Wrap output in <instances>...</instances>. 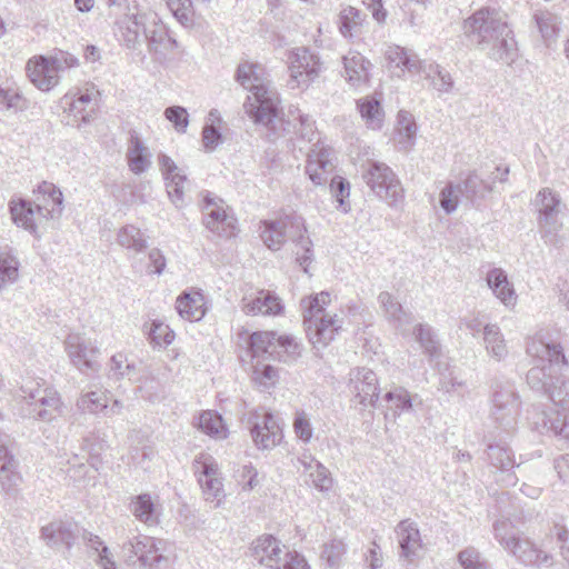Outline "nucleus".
Returning <instances> with one entry per match:
<instances>
[{
    "label": "nucleus",
    "instance_id": "1",
    "mask_svg": "<svg viewBox=\"0 0 569 569\" xmlns=\"http://www.w3.org/2000/svg\"><path fill=\"white\" fill-rule=\"evenodd\" d=\"M260 66L258 63L243 62L240 63L236 71V81L243 88H249L252 98L248 97L243 103V108L254 123H261L277 132L278 130L289 131L281 117L279 93L271 89L267 83L262 82Z\"/></svg>",
    "mask_w": 569,
    "mask_h": 569
},
{
    "label": "nucleus",
    "instance_id": "2",
    "mask_svg": "<svg viewBox=\"0 0 569 569\" xmlns=\"http://www.w3.org/2000/svg\"><path fill=\"white\" fill-rule=\"evenodd\" d=\"M264 229L261 232V239L271 250H278L286 239V233L297 246L303 250L300 254L297 252V262L308 272L307 264L312 260V241L306 237L307 228L305 219L298 214H288L279 221H263Z\"/></svg>",
    "mask_w": 569,
    "mask_h": 569
},
{
    "label": "nucleus",
    "instance_id": "3",
    "mask_svg": "<svg viewBox=\"0 0 569 569\" xmlns=\"http://www.w3.org/2000/svg\"><path fill=\"white\" fill-rule=\"evenodd\" d=\"M330 302V293H320L303 298L301 300L303 325L307 336L313 346H327L333 340L336 332L341 328L340 321L335 317L327 316L325 306Z\"/></svg>",
    "mask_w": 569,
    "mask_h": 569
},
{
    "label": "nucleus",
    "instance_id": "4",
    "mask_svg": "<svg viewBox=\"0 0 569 569\" xmlns=\"http://www.w3.org/2000/svg\"><path fill=\"white\" fill-rule=\"evenodd\" d=\"M519 411L520 401L513 386L509 382L496 383L491 410L496 426L495 430L490 432L493 440L502 442L515 433L518 426Z\"/></svg>",
    "mask_w": 569,
    "mask_h": 569
},
{
    "label": "nucleus",
    "instance_id": "5",
    "mask_svg": "<svg viewBox=\"0 0 569 569\" xmlns=\"http://www.w3.org/2000/svg\"><path fill=\"white\" fill-rule=\"evenodd\" d=\"M527 352L532 357L539 358L541 361H548V366L532 367L527 372V382L531 389L549 395L555 382L551 377L552 367L567 363L561 346L533 339L527 345Z\"/></svg>",
    "mask_w": 569,
    "mask_h": 569
},
{
    "label": "nucleus",
    "instance_id": "6",
    "mask_svg": "<svg viewBox=\"0 0 569 569\" xmlns=\"http://www.w3.org/2000/svg\"><path fill=\"white\" fill-rule=\"evenodd\" d=\"M463 30L479 50L488 48L493 39L497 40L500 36L512 33V30L500 14L489 9L476 11L465 21Z\"/></svg>",
    "mask_w": 569,
    "mask_h": 569
},
{
    "label": "nucleus",
    "instance_id": "7",
    "mask_svg": "<svg viewBox=\"0 0 569 569\" xmlns=\"http://www.w3.org/2000/svg\"><path fill=\"white\" fill-rule=\"evenodd\" d=\"M539 213L538 223L546 243L559 246L561 240L557 232L562 228L560 216L565 209L559 194L550 188L541 189L533 201Z\"/></svg>",
    "mask_w": 569,
    "mask_h": 569
},
{
    "label": "nucleus",
    "instance_id": "8",
    "mask_svg": "<svg viewBox=\"0 0 569 569\" xmlns=\"http://www.w3.org/2000/svg\"><path fill=\"white\" fill-rule=\"evenodd\" d=\"M370 190L389 206L397 207L403 201V188L400 180L386 163L370 161L362 172Z\"/></svg>",
    "mask_w": 569,
    "mask_h": 569
},
{
    "label": "nucleus",
    "instance_id": "9",
    "mask_svg": "<svg viewBox=\"0 0 569 569\" xmlns=\"http://www.w3.org/2000/svg\"><path fill=\"white\" fill-rule=\"evenodd\" d=\"M78 60L67 53L60 52V57H36L27 63V72L31 82L42 91H49L59 82V71L63 68L76 66Z\"/></svg>",
    "mask_w": 569,
    "mask_h": 569
},
{
    "label": "nucleus",
    "instance_id": "10",
    "mask_svg": "<svg viewBox=\"0 0 569 569\" xmlns=\"http://www.w3.org/2000/svg\"><path fill=\"white\" fill-rule=\"evenodd\" d=\"M290 60V82H295L292 88L305 86L308 87L321 71V62L319 58L311 53L308 48H297L289 56Z\"/></svg>",
    "mask_w": 569,
    "mask_h": 569
},
{
    "label": "nucleus",
    "instance_id": "11",
    "mask_svg": "<svg viewBox=\"0 0 569 569\" xmlns=\"http://www.w3.org/2000/svg\"><path fill=\"white\" fill-rule=\"evenodd\" d=\"M64 347L70 361L81 372L99 371L100 365L97 357L100 351L91 342L86 341L80 335H69L64 340Z\"/></svg>",
    "mask_w": 569,
    "mask_h": 569
},
{
    "label": "nucleus",
    "instance_id": "12",
    "mask_svg": "<svg viewBox=\"0 0 569 569\" xmlns=\"http://www.w3.org/2000/svg\"><path fill=\"white\" fill-rule=\"evenodd\" d=\"M250 432L258 448L271 449L281 441L282 428L271 412L260 415L256 411L250 417Z\"/></svg>",
    "mask_w": 569,
    "mask_h": 569
},
{
    "label": "nucleus",
    "instance_id": "13",
    "mask_svg": "<svg viewBox=\"0 0 569 569\" xmlns=\"http://www.w3.org/2000/svg\"><path fill=\"white\" fill-rule=\"evenodd\" d=\"M349 389L362 406L376 407L379 400L377 375L368 368H355L349 373Z\"/></svg>",
    "mask_w": 569,
    "mask_h": 569
},
{
    "label": "nucleus",
    "instance_id": "14",
    "mask_svg": "<svg viewBox=\"0 0 569 569\" xmlns=\"http://www.w3.org/2000/svg\"><path fill=\"white\" fill-rule=\"evenodd\" d=\"M395 533L398 539L400 558L408 563L415 562L420 557V551L423 549L418 525L410 519H403L396 526Z\"/></svg>",
    "mask_w": 569,
    "mask_h": 569
},
{
    "label": "nucleus",
    "instance_id": "15",
    "mask_svg": "<svg viewBox=\"0 0 569 569\" xmlns=\"http://www.w3.org/2000/svg\"><path fill=\"white\" fill-rule=\"evenodd\" d=\"M33 206L39 217L44 219L59 218L63 209L61 190L53 183L43 181L38 187Z\"/></svg>",
    "mask_w": 569,
    "mask_h": 569
},
{
    "label": "nucleus",
    "instance_id": "16",
    "mask_svg": "<svg viewBox=\"0 0 569 569\" xmlns=\"http://www.w3.org/2000/svg\"><path fill=\"white\" fill-rule=\"evenodd\" d=\"M144 21L142 40L148 43L149 51H171L178 47L177 40L169 36L166 24L156 13H148Z\"/></svg>",
    "mask_w": 569,
    "mask_h": 569
},
{
    "label": "nucleus",
    "instance_id": "17",
    "mask_svg": "<svg viewBox=\"0 0 569 569\" xmlns=\"http://www.w3.org/2000/svg\"><path fill=\"white\" fill-rule=\"evenodd\" d=\"M281 542L272 535H262L254 539L250 547L251 557L261 566L281 569Z\"/></svg>",
    "mask_w": 569,
    "mask_h": 569
},
{
    "label": "nucleus",
    "instance_id": "18",
    "mask_svg": "<svg viewBox=\"0 0 569 569\" xmlns=\"http://www.w3.org/2000/svg\"><path fill=\"white\" fill-rule=\"evenodd\" d=\"M487 456L490 465L498 469L502 476L499 481L503 482L506 486H515L518 478L512 472L516 462L511 449L505 443L490 442L487 447Z\"/></svg>",
    "mask_w": 569,
    "mask_h": 569
},
{
    "label": "nucleus",
    "instance_id": "19",
    "mask_svg": "<svg viewBox=\"0 0 569 569\" xmlns=\"http://www.w3.org/2000/svg\"><path fill=\"white\" fill-rule=\"evenodd\" d=\"M330 150L312 148L308 152L306 173L316 186H325L332 174L335 164L330 159Z\"/></svg>",
    "mask_w": 569,
    "mask_h": 569
},
{
    "label": "nucleus",
    "instance_id": "20",
    "mask_svg": "<svg viewBox=\"0 0 569 569\" xmlns=\"http://www.w3.org/2000/svg\"><path fill=\"white\" fill-rule=\"evenodd\" d=\"M509 552L525 566L549 568L553 563L552 556L539 549L528 538L519 537Z\"/></svg>",
    "mask_w": 569,
    "mask_h": 569
},
{
    "label": "nucleus",
    "instance_id": "21",
    "mask_svg": "<svg viewBox=\"0 0 569 569\" xmlns=\"http://www.w3.org/2000/svg\"><path fill=\"white\" fill-rule=\"evenodd\" d=\"M204 201V210L207 212L203 218V224L206 228L220 237H232L236 230V219L228 216L223 208L216 206L208 197Z\"/></svg>",
    "mask_w": 569,
    "mask_h": 569
},
{
    "label": "nucleus",
    "instance_id": "22",
    "mask_svg": "<svg viewBox=\"0 0 569 569\" xmlns=\"http://www.w3.org/2000/svg\"><path fill=\"white\" fill-rule=\"evenodd\" d=\"M493 182L495 179L488 181L481 178L477 171H471L457 184L462 200L475 207H479L486 196L493 191Z\"/></svg>",
    "mask_w": 569,
    "mask_h": 569
},
{
    "label": "nucleus",
    "instance_id": "23",
    "mask_svg": "<svg viewBox=\"0 0 569 569\" xmlns=\"http://www.w3.org/2000/svg\"><path fill=\"white\" fill-rule=\"evenodd\" d=\"M76 529L77 526L71 522L52 521L41 528L40 537L50 548L64 546L69 550L77 537Z\"/></svg>",
    "mask_w": 569,
    "mask_h": 569
},
{
    "label": "nucleus",
    "instance_id": "24",
    "mask_svg": "<svg viewBox=\"0 0 569 569\" xmlns=\"http://www.w3.org/2000/svg\"><path fill=\"white\" fill-rule=\"evenodd\" d=\"M148 13H127L117 21L122 41L129 49H136L143 39L144 20Z\"/></svg>",
    "mask_w": 569,
    "mask_h": 569
},
{
    "label": "nucleus",
    "instance_id": "25",
    "mask_svg": "<svg viewBox=\"0 0 569 569\" xmlns=\"http://www.w3.org/2000/svg\"><path fill=\"white\" fill-rule=\"evenodd\" d=\"M483 51L490 59L511 64L518 57L517 42L513 38V32L508 36H500L497 40L493 39L488 48H482Z\"/></svg>",
    "mask_w": 569,
    "mask_h": 569
},
{
    "label": "nucleus",
    "instance_id": "26",
    "mask_svg": "<svg viewBox=\"0 0 569 569\" xmlns=\"http://www.w3.org/2000/svg\"><path fill=\"white\" fill-rule=\"evenodd\" d=\"M345 74L348 82L358 87L369 80L371 63L359 52H349L343 57Z\"/></svg>",
    "mask_w": 569,
    "mask_h": 569
},
{
    "label": "nucleus",
    "instance_id": "27",
    "mask_svg": "<svg viewBox=\"0 0 569 569\" xmlns=\"http://www.w3.org/2000/svg\"><path fill=\"white\" fill-rule=\"evenodd\" d=\"M19 268L16 251L8 244H0V291L18 281Z\"/></svg>",
    "mask_w": 569,
    "mask_h": 569
},
{
    "label": "nucleus",
    "instance_id": "28",
    "mask_svg": "<svg viewBox=\"0 0 569 569\" xmlns=\"http://www.w3.org/2000/svg\"><path fill=\"white\" fill-rule=\"evenodd\" d=\"M486 281L495 296L506 306L513 305L516 293L512 283L509 282L508 276L501 268H492L488 271Z\"/></svg>",
    "mask_w": 569,
    "mask_h": 569
},
{
    "label": "nucleus",
    "instance_id": "29",
    "mask_svg": "<svg viewBox=\"0 0 569 569\" xmlns=\"http://www.w3.org/2000/svg\"><path fill=\"white\" fill-rule=\"evenodd\" d=\"M277 333L274 331L253 332L248 341L252 357L276 359L278 352Z\"/></svg>",
    "mask_w": 569,
    "mask_h": 569
},
{
    "label": "nucleus",
    "instance_id": "30",
    "mask_svg": "<svg viewBox=\"0 0 569 569\" xmlns=\"http://www.w3.org/2000/svg\"><path fill=\"white\" fill-rule=\"evenodd\" d=\"M176 309L181 318L199 321L204 316L203 296L200 292H183L177 298Z\"/></svg>",
    "mask_w": 569,
    "mask_h": 569
},
{
    "label": "nucleus",
    "instance_id": "31",
    "mask_svg": "<svg viewBox=\"0 0 569 569\" xmlns=\"http://www.w3.org/2000/svg\"><path fill=\"white\" fill-rule=\"evenodd\" d=\"M153 538L149 536H136L122 545V556L128 565L146 562L148 552L152 550Z\"/></svg>",
    "mask_w": 569,
    "mask_h": 569
},
{
    "label": "nucleus",
    "instance_id": "32",
    "mask_svg": "<svg viewBox=\"0 0 569 569\" xmlns=\"http://www.w3.org/2000/svg\"><path fill=\"white\" fill-rule=\"evenodd\" d=\"M533 423L535 428L541 433L551 432L557 437L569 440V426L566 418L558 411H542L538 413V420L533 421Z\"/></svg>",
    "mask_w": 569,
    "mask_h": 569
},
{
    "label": "nucleus",
    "instance_id": "33",
    "mask_svg": "<svg viewBox=\"0 0 569 569\" xmlns=\"http://www.w3.org/2000/svg\"><path fill=\"white\" fill-rule=\"evenodd\" d=\"M483 345L488 356L498 362L508 355L505 338L497 325L487 323L483 326Z\"/></svg>",
    "mask_w": 569,
    "mask_h": 569
},
{
    "label": "nucleus",
    "instance_id": "34",
    "mask_svg": "<svg viewBox=\"0 0 569 569\" xmlns=\"http://www.w3.org/2000/svg\"><path fill=\"white\" fill-rule=\"evenodd\" d=\"M366 22V14L353 7H346L339 13V30L345 38L359 36Z\"/></svg>",
    "mask_w": 569,
    "mask_h": 569
},
{
    "label": "nucleus",
    "instance_id": "35",
    "mask_svg": "<svg viewBox=\"0 0 569 569\" xmlns=\"http://www.w3.org/2000/svg\"><path fill=\"white\" fill-rule=\"evenodd\" d=\"M378 301L383 308L386 317L397 323L399 327L411 325L413 317L410 312L403 310L401 303L395 300V298L387 291H382L378 296Z\"/></svg>",
    "mask_w": 569,
    "mask_h": 569
},
{
    "label": "nucleus",
    "instance_id": "36",
    "mask_svg": "<svg viewBox=\"0 0 569 569\" xmlns=\"http://www.w3.org/2000/svg\"><path fill=\"white\" fill-rule=\"evenodd\" d=\"M10 213L13 222L17 226L24 228L26 230L34 233L36 232V223H34V214L37 212L33 202L20 199L18 202L11 201L10 204Z\"/></svg>",
    "mask_w": 569,
    "mask_h": 569
},
{
    "label": "nucleus",
    "instance_id": "37",
    "mask_svg": "<svg viewBox=\"0 0 569 569\" xmlns=\"http://www.w3.org/2000/svg\"><path fill=\"white\" fill-rule=\"evenodd\" d=\"M397 142L401 150H409L416 139L417 124L412 114L408 111H400L397 117Z\"/></svg>",
    "mask_w": 569,
    "mask_h": 569
},
{
    "label": "nucleus",
    "instance_id": "38",
    "mask_svg": "<svg viewBox=\"0 0 569 569\" xmlns=\"http://www.w3.org/2000/svg\"><path fill=\"white\" fill-rule=\"evenodd\" d=\"M198 428L210 437L223 439L227 437V428L222 417L213 410L203 411L199 416Z\"/></svg>",
    "mask_w": 569,
    "mask_h": 569
},
{
    "label": "nucleus",
    "instance_id": "39",
    "mask_svg": "<svg viewBox=\"0 0 569 569\" xmlns=\"http://www.w3.org/2000/svg\"><path fill=\"white\" fill-rule=\"evenodd\" d=\"M144 151L146 148L140 138L136 133L131 134L127 157L130 170L136 174L144 172L150 166Z\"/></svg>",
    "mask_w": 569,
    "mask_h": 569
},
{
    "label": "nucleus",
    "instance_id": "40",
    "mask_svg": "<svg viewBox=\"0 0 569 569\" xmlns=\"http://www.w3.org/2000/svg\"><path fill=\"white\" fill-rule=\"evenodd\" d=\"M357 106L368 126L373 129L381 127L385 113L379 100L367 97L358 100Z\"/></svg>",
    "mask_w": 569,
    "mask_h": 569
},
{
    "label": "nucleus",
    "instance_id": "41",
    "mask_svg": "<svg viewBox=\"0 0 569 569\" xmlns=\"http://www.w3.org/2000/svg\"><path fill=\"white\" fill-rule=\"evenodd\" d=\"M118 243L127 249L141 252L147 248V240L142 231L133 224L122 227L118 232Z\"/></svg>",
    "mask_w": 569,
    "mask_h": 569
},
{
    "label": "nucleus",
    "instance_id": "42",
    "mask_svg": "<svg viewBox=\"0 0 569 569\" xmlns=\"http://www.w3.org/2000/svg\"><path fill=\"white\" fill-rule=\"evenodd\" d=\"M426 78L431 80L433 89L440 93H449L453 89V79L449 71L438 63H430L423 69Z\"/></svg>",
    "mask_w": 569,
    "mask_h": 569
},
{
    "label": "nucleus",
    "instance_id": "43",
    "mask_svg": "<svg viewBox=\"0 0 569 569\" xmlns=\"http://www.w3.org/2000/svg\"><path fill=\"white\" fill-rule=\"evenodd\" d=\"M21 480L20 473L17 471V461L14 457L9 459H0V487L2 491L10 495L16 491Z\"/></svg>",
    "mask_w": 569,
    "mask_h": 569
},
{
    "label": "nucleus",
    "instance_id": "44",
    "mask_svg": "<svg viewBox=\"0 0 569 569\" xmlns=\"http://www.w3.org/2000/svg\"><path fill=\"white\" fill-rule=\"evenodd\" d=\"M386 59L389 64L397 68H406L409 71H420V62L416 56H410L405 48L391 46L386 51Z\"/></svg>",
    "mask_w": 569,
    "mask_h": 569
},
{
    "label": "nucleus",
    "instance_id": "45",
    "mask_svg": "<svg viewBox=\"0 0 569 569\" xmlns=\"http://www.w3.org/2000/svg\"><path fill=\"white\" fill-rule=\"evenodd\" d=\"M27 108V100L16 88L0 87V112L17 113Z\"/></svg>",
    "mask_w": 569,
    "mask_h": 569
},
{
    "label": "nucleus",
    "instance_id": "46",
    "mask_svg": "<svg viewBox=\"0 0 569 569\" xmlns=\"http://www.w3.org/2000/svg\"><path fill=\"white\" fill-rule=\"evenodd\" d=\"M133 516L144 523L154 522V505L150 495L141 493L134 497L130 503Z\"/></svg>",
    "mask_w": 569,
    "mask_h": 569
},
{
    "label": "nucleus",
    "instance_id": "47",
    "mask_svg": "<svg viewBox=\"0 0 569 569\" xmlns=\"http://www.w3.org/2000/svg\"><path fill=\"white\" fill-rule=\"evenodd\" d=\"M413 335L426 355L431 359L439 356V342L429 326L422 323L417 325L413 329Z\"/></svg>",
    "mask_w": 569,
    "mask_h": 569
},
{
    "label": "nucleus",
    "instance_id": "48",
    "mask_svg": "<svg viewBox=\"0 0 569 569\" xmlns=\"http://www.w3.org/2000/svg\"><path fill=\"white\" fill-rule=\"evenodd\" d=\"M77 407L82 412L98 413L108 409L107 396L103 392L90 391L81 395Z\"/></svg>",
    "mask_w": 569,
    "mask_h": 569
},
{
    "label": "nucleus",
    "instance_id": "49",
    "mask_svg": "<svg viewBox=\"0 0 569 569\" xmlns=\"http://www.w3.org/2000/svg\"><path fill=\"white\" fill-rule=\"evenodd\" d=\"M533 20L542 39L549 46V42L556 39L559 30L556 17L550 12L540 11L533 14Z\"/></svg>",
    "mask_w": 569,
    "mask_h": 569
},
{
    "label": "nucleus",
    "instance_id": "50",
    "mask_svg": "<svg viewBox=\"0 0 569 569\" xmlns=\"http://www.w3.org/2000/svg\"><path fill=\"white\" fill-rule=\"evenodd\" d=\"M383 400L387 402L388 409L392 410L395 415H399L401 411H408L412 407L409 392L401 387L386 392Z\"/></svg>",
    "mask_w": 569,
    "mask_h": 569
},
{
    "label": "nucleus",
    "instance_id": "51",
    "mask_svg": "<svg viewBox=\"0 0 569 569\" xmlns=\"http://www.w3.org/2000/svg\"><path fill=\"white\" fill-rule=\"evenodd\" d=\"M457 559L463 569H492L489 561L475 547L459 551Z\"/></svg>",
    "mask_w": 569,
    "mask_h": 569
},
{
    "label": "nucleus",
    "instance_id": "52",
    "mask_svg": "<svg viewBox=\"0 0 569 569\" xmlns=\"http://www.w3.org/2000/svg\"><path fill=\"white\" fill-rule=\"evenodd\" d=\"M301 462L306 469L311 470L310 478L317 489L327 491L331 487L332 479L329 477L328 469L322 463L315 461L312 458L309 462L305 460H301Z\"/></svg>",
    "mask_w": 569,
    "mask_h": 569
},
{
    "label": "nucleus",
    "instance_id": "53",
    "mask_svg": "<svg viewBox=\"0 0 569 569\" xmlns=\"http://www.w3.org/2000/svg\"><path fill=\"white\" fill-rule=\"evenodd\" d=\"M493 533L498 542L508 551L519 538L515 526L508 519L497 520L493 523Z\"/></svg>",
    "mask_w": 569,
    "mask_h": 569
},
{
    "label": "nucleus",
    "instance_id": "54",
    "mask_svg": "<svg viewBox=\"0 0 569 569\" xmlns=\"http://www.w3.org/2000/svg\"><path fill=\"white\" fill-rule=\"evenodd\" d=\"M278 352H276V359L288 362L296 360L301 353V347L295 341L291 336H278L277 338Z\"/></svg>",
    "mask_w": 569,
    "mask_h": 569
},
{
    "label": "nucleus",
    "instance_id": "55",
    "mask_svg": "<svg viewBox=\"0 0 569 569\" xmlns=\"http://www.w3.org/2000/svg\"><path fill=\"white\" fill-rule=\"evenodd\" d=\"M346 550V545L342 540L333 539L330 542L323 545L321 558L327 562L329 567H339Z\"/></svg>",
    "mask_w": 569,
    "mask_h": 569
},
{
    "label": "nucleus",
    "instance_id": "56",
    "mask_svg": "<svg viewBox=\"0 0 569 569\" xmlns=\"http://www.w3.org/2000/svg\"><path fill=\"white\" fill-rule=\"evenodd\" d=\"M149 339L153 346H169L174 339V332L168 325L153 320L149 331Z\"/></svg>",
    "mask_w": 569,
    "mask_h": 569
},
{
    "label": "nucleus",
    "instance_id": "57",
    "mask_svg": "<svg viewBox=\"0 0 569 569\" xmlns=\"http://www.w3.org/2000/svg\"><path fill=\"white\" fill-rule=\"evenodd\" d=\"M169 9L182 26L193 23V9L191 0H168Z\"/></svg>",
    "mask_w": 569,
    "mask_h": 569
},
{
    "label": "nucleus",
    "instance_id": "58",
    "mask_svg": "<svg viewBox=\"0 0 569 569\" xmlns=\"http://www.w3.org/2000/svg\"><path fill=\"white\" fill-rule=\"evenodd\" d=\"M548 396L556 406L569 411V379L556 378Z\"/></svg>",
    "mask_w": 569,
    "mask_h": 569
},
{
    "label": "nucleus",
    "instance_id": "59",
    "mask_svg": "<svg viewBox=\"0 0 569 569\" xmlns=\"http://www.w3.org/2000/svg\"><path fill=\"white\" fill-rule=\"evenodd\" d=\"M461 194L458 184L448 182L440 192L439 203L447 214L452 213L458 208Z\"/></svg>",
    "mask_w": 569,
    "mask_h": 569
},
{
    "label": "nucleus",
    "instance_id": "60",
    "mask_svg": "<svg viewBox=\"0 0 569 569\" xmlns=\"http://www.w3.org/2000/svg\"><path fill=\"white\" fill-rule=\"evenodd\" d=\"M252 379L259 386L268 389L276 385L278 370L270 365H257L252 372Z\"/></svg>",
    "mask_w": 569,
    "mask_h": 569
},
{
    "label": "nucleus",
    "instance_id": "61",
    "mask_svg": "<svg viewBox=\"0 0 569 569\" xmlns=\"http://www.w3.org/2000/svg\"><path fill=\"white\" fill-rule=\"evenodd\" d=\"M186 180L187 177L179 172L168 179L167 192L176 207H180L183 203V183Z\"/></svg>",
    "mask_w": 569,
    "mask_h": 569
},
{
    "label": "nucleus",
    "instance_id": "62",
    "mask_svg": "<svg viewBox=\"0 0 569 569\" xmlns=\"http://www.w3.org/2000/svg\"><path fill=\"white\" fill-rule=\"evenodd\" d=\"M166 118L173 123L176 129L184 132L189 123L187 109L180 106L168 107L164 111Z\"/></svg>",
    "mask_w": 569,
    "mask_h": 569
},
{
    "label": "nucleus",
    "instance_id": "63",
    "mask_svg": "<svg viewBox=\"0 0 569 569\" xmlns=\"http://www.w3.org/2000/svg\"><path fill=\"white\" fill-rule=\"evenodd\" d=\"M551 536L559 546L562 558L569 565V529L566 526L556 523L551 530Z\"/></svg>",
    "mask_w": 569,
    "mask_h": 569
},
{
    "label": "nucleus",
    "instance_id": "64",
    "mask_svg": "<svg viewBox=\"0 0 569 569\" xmlns=\"http://www.w3.org/2000/svg\"><path fill=\"white\" fill-rule=\"evenodd\" d=\"M330 192L340 204H343L345 199L350 194L349 182L340 176L332 177L330 180Z\"/></svg>",
    "mask_w": 569,
    "mask_h": 569
}]
</instances>
